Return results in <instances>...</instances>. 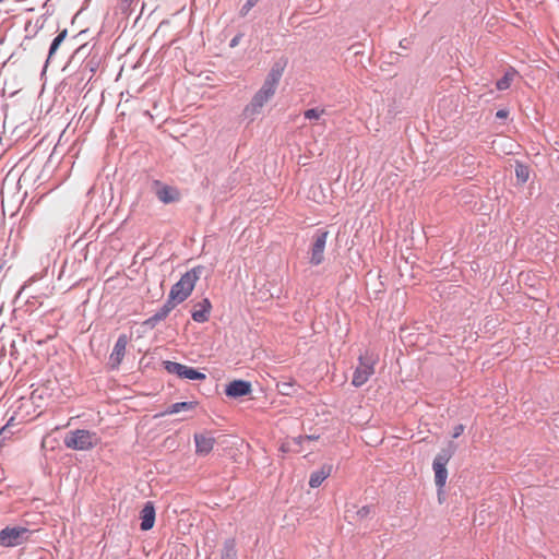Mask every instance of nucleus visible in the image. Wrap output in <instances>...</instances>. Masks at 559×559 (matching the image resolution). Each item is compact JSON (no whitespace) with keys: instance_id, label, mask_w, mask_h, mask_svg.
<instances>
[{"instance_id":"obj_1","label":"nucleus","mask_w":559,"mask_h":559,"mask_svg":"<svg viewBox=\"0 0 559 559\" xmlns=\"http://www.w3.org/2000/svg\"><path fill=\"white\" fill-rule=\"evenodd\" d=\"M283 66L276 62L269 71L260 90L253 95L249 105H247V119L253 121L262 112L263 106L274 96L280 80L283 75Z\"/></svg>"},{"instance_id":"obj_2","label":"nucleus","mask_w":559,"mask_h":559,"mask_svg":"<svg viewBox=\"0 0 559 559\" xmlns=\"http://www.w3.org/2000/svg\"><path fill=\"white\" fill-rule=\"evenodd\" d=\"M204 267L199 265L187 271L180 280L170 288L171 298L180 299L182 302L191 295L197 281L200 278Z\"/></svg>"},{"instance_id":"obj_3","label":"nucleus","mask_w":559,"mask_h":559,"mask_svg":"<svg viewBox=\"0 0 559 559\" xmlns=\"http://www.w3.org/2000/svg\"><path fill=\"white\" fill-rule=\"evenodd\" d=\"M98 438L95 432L85 429L70 431L64 437V445L69 449L86 451L97 444Z\"/></svg>"},{"instance_id":"obj_4","label":"nucleus","mask_w":559,"mask_h":559,"mask_svg":"<svg viewBox=\"0 0 559 559\" xmlns=\"http://www.w3.org/2000/svg\"><path fill=\"white\" fill-rule=\"evenodd\" d=\"M454 454L452 443L448 448L442 449L435 457L432 468L435 471V483L439 490H441L448 478L447 464Z\"/></svg>"},{"instance_id":"obj_5","label":"nucleus","mask_w":559,"mask_h":559,"mask_svg":"<svg viewBox=\"0 0 559 559\" xmlns=\"http://www.w3.org/2000/svg\"><path fill=\"white\" fill-rule=\"evenodd\" d=\"M29 530L22 526H7L0 531V547H15L27 542Z\"/></svg>"},{"instance_id":"obj_6","label":"nucleus","mask_w":559,"mask_h":559,"mask_svg":"<svg viewBox=\"0 0 559 559\" xmlns=\"http://www.w3.org/2000/svg\"><path fill=\"white\" fill-rule=\"evenodd\" d=\"M163 365L168 373L176 374L180 379L204 380L206 378L203 372L176 361L166 360L163 362Z\"/></svg>"},{"instance_id":"obj_7","label":"nucleus","mask_w":559,"mask_h":559,"mask_svg":"<svg viewBox=\"0 0 559 559\" xmlns=\"http://www.w3.org/2000/svg\"><path fill=\"white\" fill-rule=\"evenodd\" d=\"M328 236L329 233L323 229H318L313 234L312 245L310 248V263L312 265H319L323 262Z\"/></svg>"},{"instance_id":"obj_8","label":"nucleus","mask_w":559,"mask_h":559,"mask_svg":"<svg viewBox=\"0 0 559 559\" xmlns=\"http://www.w3.org/2000/svg\"><path fill=\"white\" fill-rule=\"evenodd\" d=\"M152 190L164 204L175 203L180 200V191L176 187L165 185L159 180L153 181Z\"/></svg>"},{"instance_id":"obj_9","label":"nucleus","mask_w":559,"mask_h":559,"mask_svg":"<svg viewBox=\"0 0 559 559\" xmlns=\"http://www.w3.org/2000/svg\"><path fill=\"white\" fill-rule=\"evenodd\" d=\"M373 362L370 360H365L362 356L359 357V366L356 368L352 383L355 386H361L365 384L370 376L373 373Z\"/></svg>"},{"instance_id":"obj_10","label":"nucleus","mask_w":559,"mask_h":559,"mask_svg":"<svg viewBox=\"0 0 559 559\" xmlns=\"http://www.w3.org/2000/svg\"><path fill=\"white\" fill-rule=\"evenodd\" d=\"M128 344V337L126 334L119 335L118 340L115 343L114 349L110 354L109 361L111 365V368L116 369L121 364L124 354L126 348Z\"/></svg>"},{"instance_id":"obj_11","label":"nucleus","mask_w":559,"mask_h":559,"mask_svg":"<svg viewBox=\"0 0 559 559\" xmlns=\"http://www.w3.org/2000/svg\"><path fill=\"white\" fill-rule=\"evenodd\" d=\"M142 531H148L154 526L155 523V507L152 501H147L140 512Z\"/></svg>"},{"instance_id":"obj_12","label":"nucleus","mask_w":559,"mask_h":559,"mask_svg":"<svg viewBox=\"0 0 559 559\" xmlns=\"http://www.w3.org/2000/svg\"><path fill=\"white\" fill-rule=\"evenodd\" d=\"M333 465L330 463L323 464L319 469L310 474L309 486L318 488L321 484L332 474Z\"/></svg>"},{"instance_id":"obj_13","label":"nucleus","mask_w":559,"mask_h":559,"mask_svg":"<svg viewBox=\"0 0 559 559\" xmlns=\"http://www.w3.org/2000/svg\"><path fill=\"white\" fill-rule=\"evenodd\" d=\"M195 451L200 455H207L214 447L215 439L203 433L194 435Z\"/></svg>"},{"instance_id":"obj_14","label":"nucleus","mask_w":559,"mask_h":559,"mask_svg":"<svg viewBox=\"0 0 559 559\" xmlns=\"http://www.w3.org/2000/svg\"><path fill=\"white\" fill-rule=\"evenodd\" d=\"M211 308L212 306L210 300L204 298L194 306V310L191 313L192 319L199 323L206 322L210 318Z\"/></svg>"},{"instance_id":"obj_15","label":"nucleus","mask_w":559,"mask_h":559,"mask_svg":"<svg viewBox=\"0 0 559 559\" xmlns=\"http://www.w3.org/2000/svg\"><path fill=\"white\" fill-rule=\"evenodd\" d=\"M225 394L228 397H241L245 396V380H234L228 385H226Z\"/></svg>"},{"instance_id":"obj_16","label":"nucleus","mask_w":559,"mask_h":559,"mask_svg":"<svg viewBox=\"0 0 559 559\" xmlns=\"http://www.w3.org/2000/svg\"><path fill=\"white\" fill-rule=\"evenodd\" d=\"M516 71L513 68L507 70L501 79L496 83V87L499 91H506L510 87L511 82L514 80Z\"/></svg>"},{"instance_id":"obj_17","label":"nucleus","mask_w":559,"mask_h":559,"mask_svg":"<svg viewBox=\"0 0 559 559\" xmlns=\"http://www.w3.org/2000/svg\"><path fill=\"white\" fill-rule=\"evenodd\" d=\"M197 406L195 402H177L171 404L165 412L164 415H173L182 411H191Z\"/></svg>"},{"instance_id":"obj_18","label":"nucleus","mask_w":559,"mask_h":559,"mask_svg":"<svg viewBox=\"0 0 559 559\" xmlns=\"http://www.w3.org/2000/svg\"><path fill=\"white\" fill-rule=\"evenodd\" d=\"M67 35H68V31L63 29L53 38V40H52V43L50 45V48H49V52H48V57H47L46 63H48L51 60V58L53 57V55L56 53V51L58 50L59 46L64 40Z\"/></svg>"},{"instance_id":"obj_19","label":"nucleus","mask_w":559,"mask_h":559,"mask_svg":"<svg viewBox=\"0 0 559 559\" xmlns=\"http://www.w3.org/2000/svg\"><path fill=\"white\" fill-rule=\"evenodd\" d=\"M13 419H10L7 425H4L1 429H0V449L5 444V442L8 440H10L12 438V436L14 435V431H13V427H14V424L12 423Z\"/></svg>"},{"instance_id":"obj_20","label":"nucleus","mask_w":559,"mask_h":559,"mask_svg":"<svg viewBox=\"0 0 559 559\" xmlns=\"http://www.w3.org/2000/svg\"><path fill=\"white\" fill-rule=\"evenodd\" d=\"M167 317L168 313L165 310H163V308H160L152 317L146 319L143 324L153 329L157 325L158 322L165 320Z\"/></svg>"},{"instance_id":"obj_21","label":"nucleus","mask_w":559,"mask_h":559,"mask_svg":"<svg viewBox=\"0 0 559 559\" xmlns=\"http://www.w3.org/2000/svg\"><path fill=\"white\" fill-rule=\"evenodd\" d=\"M237 551L235 548V542L233 539H228L224 544L222 559H236Z\"/></svg>"},{"instance_id":"obj_22","label":"nucleus","mask_w":559,"mask_h":559,"mask_svg":"<svg viewBox=\"0 0 559 559\" xmlns=\"http://www.w3.org/2000/svg\"><path fill=\"white\" fill-rule=\"evenodd\" d=\"M515 176L521 183H525L530 178V169L526 165L518 163L515 166Z\"/></svg>"},{"instance_id":"obj_23","label":"nucleus","mask_w":559,"mask_h":559,"mask_svg":"<svg viewBox=\"0 0 559 559\" xmlns=\"http://www.w3.org/2000/svg\"><path fill=\"white\" fill-rule=\"evenodd\" d=\"M324 114L325 110L323 108H310L304 112V116L306 119L313 120L319 119Z\"/></svg>"},{"instance_id":"obj_24","label":"nucleus","mask_w":559,"mask_h":559,"mask_svg":"<svg viewBox=\"0 0 559 559\" xmlns=\"http://www.w3.org/2000/svg\"><path fill=\"white\" fill-rule=\"evenodd\" d=\"M182 301L180 299H174L171 298V294L169 293L168 295V298L166 300V302L163 305V310H165L168 314L170 313V311L179 304H181Z\"/></svg>"},{"instance_id":"obj_25","label":"nucleus","mask_w":559,"mask_h":559,"mask_svg":"<svg viewBox=\"0 0 559 559\" xmlns=\"http://www.w3.org/2000/svg\"><path fill=\"white\" fill-rule=\"evenodd\" d=\"M98 62L95 57H91L84 61V70H88L90 72L94 73L96 70Z\"/></svg>"},{"instance_id":"obj_26","label":"nucleus","mask_w":559,"mask_h":559,"mask_svg":"<svg viewBox=\"0 0 559 559\" xmlns=\"http://www.w3.org/2000/svg\"><path fill=\"white\" fill-rule=\"evenodd\" d=\"M370 511H371V509L369 506H364L356 511V514H357L358 519L362 520V519H366L370 514Z\"/></svg>"},{"instance_id":"obj_27","label":"nucleus","mask_w":559,"mask_h":559,"mask_svg":"<svg viewBox=\"0 0 559 559\" xmlns=\"http://www.w3.org/2000/svg\"><path fill=\"white\" fill-rule=\"evenodd\" d=\"M278 390L280 392L283 394V395H290L292 394V390H293V385L290 383H282V384H278Z\"/></svg>"},{"instance_id":"obj_28","label":"nucleus","mask_w":559,"mask_h":559,"mask_svg":"<svg viewBox=\"0 0 559 559\" xmlns=\"http://www.w3.org/2000/svg\"><path fill=\"white\" fill-rule=\"evenodd\" d=\"M464 431V427L463 425H457L455 428H454V431H453V438H457L460 437Z\"/></svg>"},{"instance_id":"obj_29","label":"nucleus","mask_w":559,"mask_h":559,"mask_svg":"<svg viewBox=\"0 0 559 559\" xmlns=\"http://www.w3.org/2000/svg\"><path fill=\"white\" fill-rule=\"evenodd\" d=\"M241 39V34H238L236 35L231 40H230V47H235L239 44Z\"/></svg>"},{"instance_id":"obj_30","label":"nucleus","mask_w":559,"mask_h":559,"mask_svg":"<svg viewBox=\"0 0 559 559\" xmlns=\"http://www.w3.org/2000/svg\"><path fill=\"white\" fill-rule=\"evenodd\" d=\"M507 116H508V111H507V110H504V109H500V110H498V111H497V114H496V117H497V118H500V119L506 118Z\"/></svg>"},{"instance_id":"obj_31","label":"nucleus","mask_w":559,"mask_h":559,"mask_svg":"<svg viewBox=\"0 0 559 559\" xmlns=\"http://www.w3.org/2000/svg\"><path fill=\"white\" fill-rule=\"evenodd\" d=\"M259 0H247V10H249L251 7L255 5V3Z\"/></svg>"},{"instance_id":"obj_32","label":"nucleus","mask_w":559,"mask_h":559,"mask_svg":"<svg viewBox=\"0 0 559 559\" xmlns=\"http://www.w3.org/2000/svg\"><path fill=\"white\" fill-rule=\"evenodd\" d=\"M246 392H247V396L251 394V383L249 381H247Z\"/></svg>"},{"instance_id":"obj_33","label":"nucleus","mask_w":559,"mask_h":559,"mask_svg":"<svg viewBox=\"0 0 559 559\" xmlns=\"http://www.w3.org/2000/svg\"><path fill=\"white\" fill-rule=\"evenodd\" d=\"M304 438L307 439V440H314V439H317L316 436H306Z\"/></svg>"},{"instance_id":"obj_34","label":"nucleus","mask_w":559,"mask_h":559,"mask_svg":"<svg viewBox=\"0 0 559 559\" xmlns=\"http://www.w3.org/2000/svg\"><path fill=\"white\" fill-rule=\"evenodd\" d=\"M26 287H27V286H26V285H24V286L21 288L20 294H22V293L26 289Z\"/></svg>"}]
</instances>
